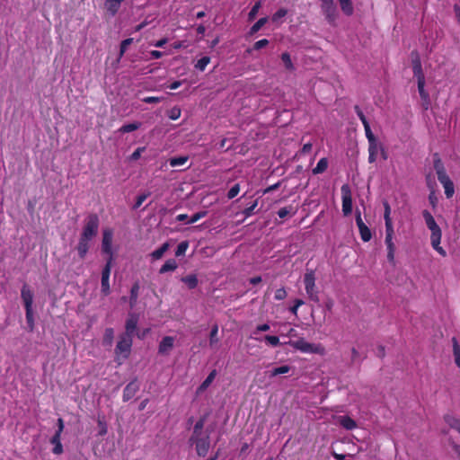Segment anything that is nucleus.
<instances>
[{
	"label": "nucleus",
	"instance_id": "f257e3e1",
	"mask_svg": "<svg viewBox=\"0 0 460 460\" xmlns=\"http://www.w3.org/2000/svg\"><path fill=\"white\" fill-rule=\"evenodd\" d=\"M99 229V217L96 214H91L87 217L84 226L81 236L79 238L76 250L81 259L87 254L90 243L97 234Z\"/></svg>",
	"mask_w": 460,
	"mask_h": 460
},
{
	"label": "nucleus",
	"instance_id": "f03ea898",
	"mask_svg": "<svg viewBox=\"0 0 460 460\" xmlns=\"http://www.w3.org/2000/svg\"><path fill=\"white\" fill-rule=\"evenodd\" d=\"M422 217L425 220L426 226L430 231V243L432 248L438 252L441 256L445 257L447 252L442 246L440 242L442 238V231L439 226L436 223L435 218L429 210L422 211Z\"/></svg>",
	"mask_w": 460,
	"mask_h": 460
},
{
	"label": "nucleus",
	"instance_id": "7ed1b4c3",
	"mask_svg": "<svg viewBox=\"0 0 460 460\" xmlns=\"http://www.w3.org/2000/svg\"><path fill=\"white\" fill-rule=\"evenodd\" d=\"M434 169L438 175V180L445 190V195L450 199L455 194V186L449 176L447 174L446 169L439 158L434 160Z\"/></svg>",
	"mask_w": 460,
	"mask_h": 460
},
{
	"label": "nucleus",
	"instance_id": "20e7f679",
	"mask_svg": "<svg viewBox=\"0 0 460 460\" xmlns=\"http://www.w3.org/2000/svg\"><path fill=\"white\" fill-rule=\"evenodd\" d=\"M285 343L303 353L323 354L324 351L320 344L310 343L303 338L295 341L290 340Z\"/></svg>",
	"mask_w": 460,
	"mask_h": 460
},
{
	"label": "nucleus",
	"instance_id": "39448f33",
	"mask_svg": "<svg viewBox=\"0 0 460 460\" xmlns=\"http://www.w3.org/2000/svg\"><path fill=\"white\" fill-rule=\"evenodd\" d=\"M132 343V336L123 334L119 337V341H118L115 349L117 359H119L120 358L126 359L128 358Z\"/></svg>",
	"mask_w": 460,
	"mask_h": 460
},
{
	"label": "nucleus",
	"instance_id": "423d86ee",
	"mask_svg": "<svg viewBox=\"0 0 460 460\" xmlns=\"http://www.w3.org/2000/svg\"><path fill=\"white\" fill-rule=\"evenodd\" d=\"M305 292L312 301L318 302V292L315 287V274L313 270H306L304 276Z\"/></svg>",
	"mask_w": 460,
	"mask_h": 460
},
{
	"label": "nucleus",
	"instance_id": "0eeeda50",
	"mask_svg": "<svg viewBox=\"0 0 460 460\" xmlns=\"http://www.w3.org/2000/svg\"><path fill=\"white\" fill-rule=\"evenodd\" d=\"M190 442L195 446L196 452L199 456H205L209 449L210 441L209 436L200 435V436H191L190 438Z\"/></svg>",
	"mask_w": 460,
	"mask_h": 460
},
{
	"label": "nucleus",
	"instance_id": "6e6552de",
	"mask_svg": "<svg viewBox=\"0 0 460 460\" xmlns=\"http://www.w3.org/2000/svg\"><path fill=\"white\" fill-rule=\"evenodd\" d=\"M112 241H113V231L111 228H105L102 232V253L108 256L107 260H111L113 261V250H112Z\"/></svg>",
	"mask_w": 460,
	"mask_h": 460
},
{
	"label": "nucleus",
	"instance_id": "1a4fd4ad",
	"mask_svg": "<svg viewBox=\"0 0 460 460\" xmlns=\"http://www.w3.org/2000/svg\"><path fill=\"white\" fill-rule=\"evenodd\" d=\"M342 199V212L344 216H349L352 212V194L348 184H344L341 188Z\"/></svg>",
	"mask_w": 460,
	"mask_h": 460
},
{
	"label": "nucleus",
	"instance_id": "9d476101",
	"mask_svg": "<svg viewBox=\"0 0 460 460\" xmlns=\"http://www.w3.org/2000/svg\"><path fill=\"white\" fill-rule=\"evenodd\" d=\"M321 7L327 21L330 23H334L337 18V11L333 0H321Z\"/></svg>",
	"mask_w": 460,
	"mask_h": 460
},
{
	"label": "nucleus",
	"instance_id": "9b49d317",
	"mask_svg": "<svg viewBox=\"0 0 460 460\" xmlns=\"http://www.w3.org/2000/svg\"><path fill=\"white\" fill-rule=\"evenodd\" d=\"M112 262L113 261H111V260H107L106 264L102 272V292L104 295H109L111 291L109 279Z\"/></svg>",
	"mask_w": 460,
	"mask_h": 460
},
{
	"label": "nucleus",
	"instance_id": "f8f14e48",
	"mask_svg": "<svg viewBox=\"0 0 460 460\" xmlns=\"http://www.w3.org/2000/svg\"><path fill=\"white\" fill-rule=\"evenodd\" d=\"M356 224L358 227L359 234L363 242H368L372 238V234L367 226L363 222L360 212H357Z\"/></svg>",
	"mask_w": 460,
	"mask_h": 460
},
{
	"label": "nucleus",
	"instance_id": "ddd939ff",
	"mask_svg": "<svg viewBox=\"0 0 460 460\" xmlns=\"http://www.w3.org/2000/svg\"><path fill=\"white\" fill-rule=\"evenodd\" d=\"M336 422L347 430H352L357 428L356 421L347 415H340L335 418Z\"/></svg>",
	"mask_w": 460,
	"mask_h": 460
},
{
	"label": "nucleus",
	"instance_id": "4468645a",
	"mask_svg": "<svg viewBox=\"0 0 460 460\" xmlns=\"http://www.w3.org/2000/svg\"><path fill=\"white\" fill-rule=\"evenodd\" d=\"M21 296L23 301L25 309L32 308L33 293L26 284L23 285L22 288Z\"/></svg>",
	"mask_w": 460,
	"mask_h": 460
},
{
	"label": "nucleus",
	"instance_id": "2eb2a0df",
	"mask_svg": "<svg viewBox=\"0 0 460 460\" xmlns=\"http://www.w3.org/2000/svg\"><path fill=\"white\" fill-rule=\"evenodd\" d=\"M138 323V316L136 314H129L126 322V335L132 336L136 332Z\"/></svg>",
	"mask_w": 460,
	"mask_h": 460
},
{
	"label": "nucleus",
	"instance_id": "dca6fc26",
	"mask_svg": "<svg viewBox=\"0 0 460 460\" xmlns=\"http://www.w3.org/2000/svg\"><path fill=\"white\" fill-rule=\"evenodd\" d=\"M385 243L387 249V260L392 264H394L395 244L394 243V236H385Z\"/></svg>",
	"mask_w": 460,
	"mask_h": 460
},
{
	"label": "nucleus",
	"instance_id": "f3484780",
	"mask_svg": "<svg viewBox=\"0 0 460 460\" xmlns=\"http://www.w3.org/2000/svg\"><path fill=\"white\" fill-rule=\"evenodd\" d=\"M412 71L414 76L417 79V83L425 81L424 73L422 71V66L419 57H416V58L412 59Z\"/></svg>",
	"mask_w": 460,
	"mask_h": 460
},
{
	"label": "nucleus",
	"instance_id": "a211bd4d",
	"mask_svg": "<svg viewBox=\"0 0 460 460\" xmlns=\"http://www.w3.org/2000/svg\"><path fill=\"white\" fill-rule=\"evenodd\" d=\"M174 339L171 336L163 338L159 344L158 351L160 354H167L173 347Z\"/></svg>",
	"mask_w": 460,
	"mask_h": 460
},
{
	"label": "nucleus",
	"instance_id": "6ab92c4d",
	"mask_svg": "<svg viewBox=\"0 0 460 460\" xmlns=\"http://www.w3.org/2000/svg\"><path fill=\"white\" fill-rule=\"evenodd\" d=\"M139 387L136 381L130 382L126 385L123 391V400L128 401L130 400L136 393L138 391Z\"/></svg>",
	"mask_w": 460,
	"mask_h": 460
},
{
	"label": "nucleus",
	"instance_id": "aec40b11",
	"mask_svg": "<svg viewBox=\"0 0 460 460\" xmlns=\"http://www.w3.org/2000/svg\"><path fill=\"white\" fill-rule=\"evenodd\" d=\"M123 1L124 0H106L104 7L111 16H114L118 13Z\"/></svg>",
	"mask_w": 460,
	"mask_h": 460
},
{
	"label": "nucleus",
	"instance_id": "412c9836",
	"mask_svg": "<svg viewBox=\"0 0 460 460\" xmlns=\"http://www.w3.org/2000/svg\"><path fill=\"white\" fill-rule=\"evenodd\" d=\"M50 443L54 446L52 452L55 455H61L63 453V446L61 444V433H55L50 439Z\"/></svg>",
	"mask_w": 460,
	"mask_h": 460
},
{
	"label": "nucleus",
	"instance_id": "4be33fe9",
	"mask_svg": "<svg viewBox=\"0 0 460 460\" xmlns=\"http://www.w3.org/2000/svg\"><path fill=\"white\" fill-rule=\"evenodd\" d=\"M178 268V263L174 259L167 260L160 268L159 273L164 274L169 271H174Z\"/></svg>",
	"mask_w": 460,
	"mask_h": 460
},
{
	"label": "nucleus",
	"instance_id": "5701e85b",
	"mask_svg": "<svg viewBox=\"0 0 460 460\" xmlns=\"http://www.w3.org/2000/svg\"><path fill=\"white\" fill-rule=\"evenodd\" d=\"M217 372L216 370H213L209 373V375L207 376V378L202 382V384L199 386L197 393L200 394L203 391H205L214 381L216 377Z\"/></svg>",
	"mask_w": 460,
	"mask_h": 460
},
{
	"label": "nucleus",
	"instance_id": "b1692460",
	"mask_svg": "<svg viewBox=\"0 0 460 460\" xmlns=\"http://www.w3.org/2000/svg\"><path fill=\"white\" fill-rule=\"evenodd\" d=\"M418 91L421 100L425 102V109H428L429 104V95L425 90V81L418 82Z\"/></svg>",
	"mask_w": 460,
	"mask_h": 460
},
{
	"label": "nucleus",
	"instance_id": "393cba45",
	"mask_svg": "<svg viewBox=\"0 0 460 460\" xmlns=\"http://www.w3.org/2000/svg\"><path fill=\"white\" fill-rule=\"evenodd\" d=\"M170 244L168 243H164L161 247L155 250L150 255L153 260L157 261L160 260L164 254L168 251Z\"/></svg>",
	"mask_w": 460,
	"mask_h": 460
},
{
	"label": "nucleus",
	"instance_id": "a878e982",
	"mask_svg": "<svg viewBox=\"0 0 460 460\" xmlns=\"http://www.w3.org/2000/svg\"><path fill=\"white\" fill-rule=\"evenodd\" d=\"M341 11L348 16L352 15L354 8L351 0H339Z\"/></svg>",
	"mask_w": 460,
	"mask_h": 460
},
{
	"label": "nucleus",
	"instance_id": "bb28decb",
	"mask_svg": "<svg viewBox=\"0 0 460 460\" xmlns=\"http://www.w3.org/2000/svg\"><path fill=\"white\" fill-rule=\"evenodd\" d=\"M445 421L450 428L456 429L460 434V420L452 415H447L445 416Z\"/></svg>",
	"mask_w": 460,
	"mask_h": 460
},
{
	"label": "nucleus",
	"instance_id": "cd10ccee",
	"mask_svg": "<svg viewBox=\"0 0 460 460\" xmlns=\"http://www.w3.org/2000/svg\"><path fill=\"white\" fill-rule=\"evenodd\" d=\"M328 168V160L327 158L323 157L319 160L316 166L313 169L314 174H320L324 172Z\"/></svg>",
	"mask_w": 460,
	"mask_h": 460
},
{
	"label": "nucleus",
	"instance_id": "c85d7f7f",
	"mask_svg": "<svg viewBox=\"0 0 460 460\" xmlns=\"http://www.w3.org/2000/svg\"><path fill=\"white\" fill-rule=\"evenodd\" d=\"M140 127H141L140 122L128 123V124H125L122 127H120L119 128V132L123 133V134L129 133V132L138 129Z\"/></svg>",
	"mask_w": 460,
	"mask_h": 460
},
{
	"label": "nucleus",
	"instance_id": "c756f323",
	"mask_svg": "<svg viewBox=\"0 0 460 460\" xmlns=\"http://www.w3.org/2000/svg\"><path fill=\"white\" fill-rule=\"evenodd\" d=\"M138 291H139V285H138V283H135L132 286L131 290H130L129 303H130L131 307H134L137 304V297H138Z\"/></svg>",
	"mask_w": 460,
	"mask_h": 460
},
{
	"label": "nucleus",
	"instance_id": "7c9ffc66",
	"mask_svg": "<svg viewBox=\"0 0 460 460\" xmlns=\"http://www.w3.org/2000/svg\"><path fill=\"white\" fill-rule=\"evenodd\" d=\"M453 342V353L455 358V362L458 367H460V345L457 342L456 338L452 339Z\"/></svg>",
	"mask_w": 460,
	"mask_h": 460
},
{
	"label": "nucleus",
	"instance_id": "2f4dec72",
	"mask_svg": "<svg viewBox=\"0 0 460 460\" xmlns=\"http://www.w3.org/2000/svg\"><path fill=\"white\" fill-rule=\"evenodd\" d=\"M268 22V18L267 17H263V18H261L259 19L250 29V35H253L255 34L256 32H258L262 26H264L266 24V22Z\"/></svg>",
	"mask_w": 460,
	"mask_h": 460
},
{
	"label": "nucleus",
	"instance_id": "473e14b6",
	"mask_svg": "<svg viewBox=\"0 0 460 460\" xmlns=\"http://www.w3.org/2000/svg\"><path fill=\"white\" fill-rule=\"evenodd\" d=\"M181 281L184 282L189 288H195L198 285V279L195 275H188L181 279Z\"/></svg>",
	"mask_w": 460,
	"mask_h": 460
},
{
	"label": "nucleus",
	"instance_id": "72a5a7b5",
	"mask_svg": "<svg viewBox=\"0 0 460 460\" xmlns=\"http://www.w3.org/2000/svg\"><path fill=\"white\" fill-rule=\"evenodd\" d=\"M289 370H290V367L289 366H287V365L280 366V367L273 368L270 371V377H274V376H277L279 375L287 374V373L289 372Z\"/></svg>",
	"mask_w": 460,
	"mask_h": 460
},
{
	"label": "nucleus",
	"instance_id": "f704fd0d",
	"mask_svg": "<svg viewBox=\"0 0 460 460\" xmlns=\"http://www.w3.org/2000/svg\"><path fill=\"white\" fill-rule=\"evenodd\" d=\"M217 333H218V325L215 324L211 328L210 334H209V344L211 347L214 346L215 344H217L219 341V339L217 337Z\"/></svg>",
	"mask_w": 460,
	"mask_h": 460
},
{
	"label": "nucleus",
	"instance_id": "c9c22d12",
	"mask_svg": "<svg viewBox=\"0 0 460 460\" xmlns=\"http://www.w3.org/2000/svg\"><path fill=\"white\" fill-rule=\"evenodd\" d=\"M114 338V331L112 328H107L103 335V343L106 345H111Z\"/></svg>",
	"mask_w": 460,
	"mask_h": 460
},
{
	"label": "nucleus",
	"instance_id": "e433bc0d",
	"mask_svg": "<svg viewBox=\"0 0 460 460\" xmlns=\"http://www.w3.org/2000/svg\"><path fill=\"white\" fill-rule=\"evenodd\" d=\"M188 156L172 157L170 159L169 163L172 167H176L183 165L188 161Z\"/></svg>",
	"mask_w": 460,
	"mask_h": 460
},
{
	"label": "nucleus",
	"instance_id": "4c0bfd02",
	"mask_svg": "<svg viewBox=\"0 0 460 460\" xmlns=\"http://www.w3.org/2000/svg\"><path fill=\"white\" fill-rule=\"evenodd\" d=\"M204 424H205V418L199 419L196 422V424L194 425L192 436H200V435H202V429L204 428Z\"/></svg>",
	"mask_w": 460,
	"mask_h": 460
},
{
	"label": "nucleus",
	"instance_id": "58836bf2",
	"mask_svg": "<svg viewBox=\"0 0 460 460\" xmlns=\"http://www.w3.org/2000/svg\"><path fill=\"white\" fill-rule=\"evenodd\" d=\"M25 311H26V322H27L30 331L31 332L34 329V318H33L32 308L25 309Z\"/></svg>",
	"mask_w": 460,
	"mask_h": 460
},
{
	"label": "nucleus",
	"instance_id": "ea45409f",
	"mask_svg": "<svg viewBox=\"0 0 460 460\" xmlns=\"http://www.w3.org/2000/svg\"><path fill=\"white\" fill-rule=\"evenodd\" d=\"M209 62H210L209 57H203L198 60V62L195 65V67L200 71H204L206 66L209 64Z\"/></svg>",
	"mask_w": 460,
	"mask_h": 460
},
{
	"label": "nucleus",
	"instance_id": "a19ab883",
	"mask_svg": "<svg viewBox=\"0 0 460 460\" xmlns=\"http://www.w3.org/2000/svg\"><path fill=\"white\" fill-rule=\"evenodd\" d=\"M188 247H189V243L187 241L180 243L175 251V256L180 257V256L184 255Z\"/></svg>",
	"mask_w": 460,
	"mask_h": 460
},
{
	"label": "nucleus",
	"instance_id": "79ce46f5",
	"mask_svg": "<svg viewBox=\"0 0 460 460\" xmlns=\"http://www.w3.org/2000/svg\"><path fill=\"white\" fill-rule=\"evenodd\" d=\"M295 213H296V210H293V208L291 206L281 208L278 211V215L280 218H284L288 215H295Z\"/></svg>",
	"mask_w": 460,
	"mask_h": 460
},
{
	"label": "nucleus",
	"instance_id": "37998d69",
	"mask_svg": "<svg viewBox=\"0 0 460 460\" xmlns=\"http://www.w3.org/2000/svg\"><path fill=\"white\" fill-rule=\"evenodd\" d=\"M281 59H282L287 69H288V70L294 69V66H293L290 55L288 53H287V52L283 53L281 55Z\"/></svg>",
	"mask_w": 460,
	"mask_h": 460
},
{
	"label": "nucleus",
	"instance_id": "c03bdc74",
	"mask_svg": "<svg viewBox=\"0 0 460 460\" xmlns=\"http://www.w3.org/2000/svg\"><path fill=\"white\" fill-rule=\"evenodd\" d=\"M261 7V1H258L254 4V5L252 7V9L248 14L249 21H252L256 17Z\"/></svg>",
	"mask_w": 460,
	"mask_h": 460
},
{
	"label": "nucleus",
	"instance_id": "a18cd8bd",
	"mask_svg": "<svg viewBox=\"0 0 460 460\" xmlns=\"http://www.w3.org/2000/svg\"><path fill=\"white\" fill-rule=\"evenodd\" d=\"M264 340L269 345L272 347H277L280 344L279 338L278 336L266 335L264 337Z\"/></svg>",
	"mask_w": 460,
	"mask_h": 460
},
{
	"label": "nucleus",
	"instance_id": "49530a36",
	"mask_svg": "<svg viewBox=\"0 0 460 460\" xmlns=\"http://www.w3.org/2000/svg\"><path fill=\"white\" fill-rule=\"evenodd\" d=\"M288 13L287 9L285 8H279L273 15H272V22H277L279 19L285 17Z\"/></svg>",
	"mask_w": 460,
	"mask_h": 460
},
{
	"label": "nucleus",
	"instance_id": "de8ad7c7",
	"mask_svg": "<svg viewBox=\"0 0 460 460\" xmlns=\"http://www.w3.org/2000/svg\"><path fill=\"white\" fill-rule=\"evenodd\" d=\"M363 126H364L365 134H366V137H367L368 142L376 140V137L374 136V134L370 128L369 123H365Z\"/></svg>",
	"mask_w": 460,
	"mask_h": 460
},
{
	"label": "nucleus",
	"instance_id": "09e8293b",
	"mask_svg": "<svg viewBox=\"0 0 460 460\" xmlns=\"http://www.w3.org/2000/svg\"><path fill=\"white\" fill-rule=\"evenodd\" d=\"M383 205H384V209H385V212H384L385 222L392 221V218H391V207H390L389 203L387 201H385L383 203Z\"/></svg>",
	"mask_w": 460,
	"mask_h": 460
},
{
	"label": "nucleus",
	"instance_id": "8fccbe9b",
	"mask_svg": "<svg viewBox=\"0 0 460 460\" xmlns=\"http://www.w3.org/2000/svg\"><path fill=\"white\" fill-rule=\"evenodd\" d=\"M181 109H179L178 107H173L172 108L169 112H168V117L172 119V120H175L177 119L180 118L181 116Z\"/></svg>",
	"mask_w": 460,
	"mask_h": 460
},
{
	"label": "nucleus",
	"instance_id": "3c124183",
	"mask_svg": "<svg viewBox=\"0 0 460 460\" xmlns=\"http://www.w3.org/2000/svg\"><path fill=\"white\" fill-rule=\"evenodd\" d=\"M240 192V185L238 183L234 184L228 191L227 193V198L229 199H234V197H236L238 195V193Z\"/></svg>",
	"mask_w": 460,
	"mask_h": 460
},
{
	"label": "nucleus",
	"instance_id": "603ef678",
	"mask_svg": "<svg viewBox=\"0 0 460 460\" xmlns=\"http://www.w3.org/2000/svg\"><path fill=\"white\" fill-rule=\"evenodd\" d=\"M208 214L207 211H199L198 213H195L194 215L191 216L190 219L188 221L189 224H193L195 222H197L198 220H199L200 218L206 217Z\"/></svg>",
	"mask_w": 460,
	"mask_h": 460
},
{
	"label": "nucleus",
	"instance_id": "864d4df0",
	"mask_svg": "<svg viewBox=\"0 0 460 460\" xmlns=\"http://www.w3.org/2000/svg\"><path fill=\"white\" fill-rule=\"evenodd\" d=\"M287 297V291L284 288L276 290L274 298L276 300H283Z\"/></svg>",
	"mask_w": 460,
	"mask_h": 460
},
{
	"label": "nucleus",
	"instance_id": "5fc2aeb1",
	"mask_svg": "<svg viewBox=\"0 0 460 460\" xmlns=\"http://www.w3.org/2000/svg\"><path fill=\"white\" fill-rule=\"evenodd\" d=\"M385 236H394V229L393 226V221L385 222Z\"/></svg>",
	"mask_w": 460,
	"mask_h": 460
},
{
	"label": "nucleus",
	"instance_id": "6e6d98bb",
	"mask_svg": "<svg viewBox=\"0 0 460 460\" xmlns=\"http://www.w3.org/2000/svg\"><path fill=\"white\" fill-rule=\"evenodd\" d=\"M368 154L377 155L380 146H378L376 140L368 142Z\"/></svg>",
	"mask_w": 460,
	"mask_h": 460
},
{
	"label": "nucleus",
	"instance_id": "4d7b16f0",
	"mask_svg": "<svg viewBox=\"0 0 460 460\" xmlns=\"http://www.w3.org/2000/svg\"><path fill=\"white\" fill-rule=\"evenodd\" d=\"M132 42H133V39H131V38H128V39H126V40H122V42L120 43V56H122L126 52L128 47Z\"/></svg>",
	"mask_w": 460,
	"mask_h": 460
},
{
	"label": "nucleus",
	"instance_id": "13d9d810",
	"mask_svg": "<svg viewBox=\"0 0 460 460\" xmlns=\"http://www.w3.org/2000/svg\"><path fill=\"white\" fill-rule=\"evenodd\" d=\"M148 196H149V193H143V194L138 195L137 198L136 203L134 205V208H139L143 204V202L147 199Z\"/></svg>",
	"mask_w": 460,
	"mask_h": 460
},
{
	"label": "nucleus",
	"instance_id": "bf43d9fd",
	"mask_svg": "<svg viewBox=\"0 0 460 460\" xmlns=\"http://www.w3.org/2000/svg\"><path fill=\"white\" fill-rule=\"evenodd\" d=\"M257 205H258V201H257V200H255V201L253 202V204H252L251 207L246 208L243 211V214L245 216V217H251V216L253 214V210H254V208L257 207Z\"/></svg>",
	"mask_w": 460,
	"mask_h": 460
},
{
	"label": "nucleus",
	"instance_id": "052dcab7",
	"mask_svg": "<svg viewBox=\"0 0 460 460\" xmlns=\"http://www.w3.org/2000/svg\"><path fill=\"white\" fill-rule=\"evenodd\" d=\"M146 103H157L163 101V97L147 96L142 100Z\"/></svg>",
	"mask_w": 460,
	"mask_h": 460
},
{
	"label": "nucleus",
	"instance_id": "680f3d73",
	"mask_svg": "<svg viewBox=\"0 0 460 460\" xmlns=\"http://www.w3.org/2000/svg\"><path fill=\"white\" fill-rule=\"evenodd\" d=\"M145 147L137 148L130 155V160L136 161L140 158L141 154L144 152Z\"/></svg>",
	"mask_w": 460,
	"mask_h": 460
},
{
	"label": "nucleus",
	"instance_id": "e2e57ef3",
	"mask_svg": "<svg viewBox=\"0 0 460 460\" xmlns=\"http://www.w3.org/2000/svg\"><path fill=\"white\" fill-rule=\"evenodd\" d=\"M269 44V40L267 39H262L258 41H256L253 45L254 49H261L264 47H266Z\"/></svg>",
	"mask_w": 460,
	"mask_h": 460
},
{
	"label": "nucleus",
	"instance_id": "0e129e2a",
	"mask_svg": "<svg viewBox=\"0 0 460 460\" xmlns=\"http://www.w3.org/2000/svg\"><path fill=\"white\" fill-rule=\"evenodd\" d=\"M355 111H356L358 117L359 118V119L361 120L363 125L365 123H368L366 116L364 115L363 111L360 110V108L358 106H355Z\"/></svg>",
	"mask_w": 460,
	"mask_h": 460
},
{
	"label": "nucleus",
	"instance_id": "69168bd1",
	"mask_svg": "<svg viewBox=\"0 0 460 460\" xmlns=\"http://www.w3.org/2000/svg\"><path fill=\"white\" fill-rule=\"evenodd\" d=\"M270 330V325L268 323H263V324H259L255 331L253 332V334H256L257 332H267Z\"/></svg>",
	"mask_w": 460,
	"mask_h": 460
},
{
	"label": "nucleus",
	"instance_id": "338daca9",
	"mask_svg": "<svg viewBox=\"0 0 460 460\" xmlns=\"http://www.w3.org/2000/svg\"><path fill=\"white\" fill-rule=\"evenodd\" d=\"M166 43H167V39L164 38V39L157 40L153 45L156 48H163Z\"/></svg>",
	"mask_w": 460,
	"mask_h": 460
},
{
	"label": "nucleus",
	"instance_id": "774afa93",
	"mask_svg": "<svg viewBox=\"0 0 460 460\" xmlns=\"http://www.w3.org/2000/svg\"><path fill=\"white\" fill-rule=\"evenodd\" d=\"M455 15L458 23H460V6L456 4L454 6Z\"/></svg>",
	"mask_w": 460,
	"mask_h": 460
}]
</instances>
